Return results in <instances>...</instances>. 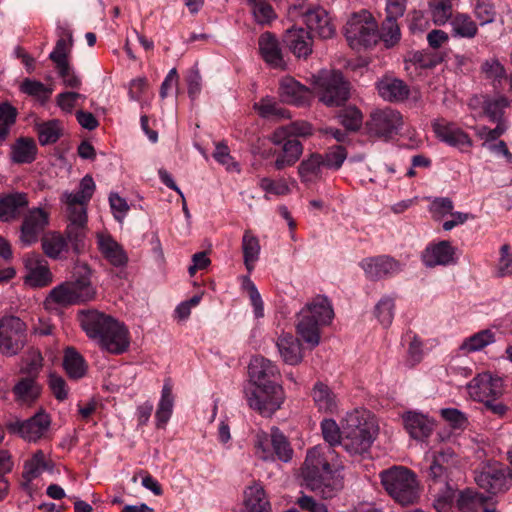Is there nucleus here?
<instances>
[{"label": "nucleus", "instance_id": "f257e3e1", "mask_svg": "<svg viewBox=\"0 0 512 512\" xmlns=\"http://www.w3.org/2000/svg\"><path fill=\"white\" fill-rule=\"evenodd\" d=\"M80 326L102 350L114 355L126 352L130 345L127 327L112 316L97 310L80 311Z\"/></svg>", "mask_w": 512, "mask_h": 512}, {"label": "nucleus", "instance_id": "f03ea898", "mask_svg": "<svg viewBox=\"0 0 512 512\" xmlns=\"http://www.w3.org/2000/svg\"><path fill=\"white\" fill-rule=\"evenodd\" d=\"M336 458L337 454L331 447L318 445L308 450L302 474L312 490H321L323 494H326L325 489L329 490L328 493L332 491L329 482L334 470L341 468Z\"/></svg>", "mask_w": 512, "mask_h": 512}, {"label": "nucleus", "instance_id": "7ed1b4c3", "mask_svg": "<svg viewBox=\"0 0 512 512\" xmlns=\"http://www.w3.org/2000/svg\"><path fill=\"white\" fill-rule=\"evenodd\" d=\"M333 317L331 302L326 296L317 295L299 312L297 332L306 343L315 347L320 342V326L328 325Z\"/></svg>", "mask_w": 512, "mask_h": 512}, {"label": "nucleus", "instance_id": "20e7f679", "mask_svg": "<svg viewBox=\"0 0 512 512\" xmlns=\"http://www.w3.org/2000/svg\"><path fill=\"white\" fill-rule=\"evenodd\" d=\"M381 483L387 493L399 504L411 505L419 498L416 475L403 466H394L380 474Z\"/></svg>", "mask_w": 512, "mask_h": 512}, {"label": "nucleus", "instance_id": "39448f33", "mask_svg": "<svg viewBox=\"0 0 512 512\" xmlns=\"http://www.w3.org/2000/svg\"><path fill=\"white\" fill-rule=\"evenodd\" d=\"M468 391L475 401L484 404L487 411L499 417L506 414L508 408L500 401L504 393L503 380L500 377H494L488 372L479 374L468 384Z\"/></svg>", "mask_w": 512, "mask_h": 512}, {"label": "nucleus", "instance_id": "423d86ee", "mask_svg": "<svg viewBox=\"0 0 512 512\" xmlns=\"http://www.w3.org/2000/svg\"><path fill=\"white\" fill-rule=\"evenodd\" d=\"M314 89L327 107L343 106L350 98L351 84L338 70H321L314 77Z\"/></svg>", "mask_w": 512, "mask_h": 512}, {"label": "nucleus", "instance_id": "0eeeda50", "mask_svg": "<svg viewBox=\"0 0 512 512\" xmlns=\"http://www.w3.org/2000/svg\"><path fill=\"white\" fill-rule=\"evenodd\" d=\"M344 34L351 48L370 47L378 42V25L369 11L361 10L348 19Z\"/></svg>", "mask_w": 512, "mask_h": 512}, {"label": "nucleus", "instance_id": "6e6552de", "mask_svg": "<svg viewBox=\"0 0 512 512\" xmlns=\"http://www.w3.org/2000/svg\"><path fill=\"white\" fill-rule=\"evenodd\" d=\"M255 454L264 461L289 462L293 458L294 451L288 438L278 427H272L271 433L258 432L255 439Z\"/></svg>", "mask_w": 512, "mask_h": 512}, {"label": "nucleus", "instance_id": "1a4fd4ad", "mask_svg": "<svg viewBox=\"0 0 512 512\" xmlns=\"http://www.w3.org/2000/svg\"><path fill=\"white\" fill-rule=\"evenodd\" d=\"M244 392L249 407L264 417L272 416L284 401V391L278 384L249 386Z\"/></svg>", "mask_w": 512, "mask_h": 512}, {"label": "nucleus", "instance_id": "9d476101", "mask_svg": "<svg viewBox=\"0 0 512 512\" xmlns=\"http://www.w3.org/2000/svg\"><path fill=\"white\" fill-rule=\"evenodd\" d=\"M512 470L499 462H488L475 471V482L486 492L497 495L511 487Z\"/></svg>", "mask_w": 512, "mask_h": 512}, {"label": "nucleus", "instance_id": "9b49d317", "mask_svg": "<svg viewBox=\"0 0 512 512\" xmlns=\"http://www.w3.org/2000/svg\"><path fill=\"white\" fill-rule=\"evenodd\" d=\"M27 342V326L16 316L0 318V352L5 356L17 355Z\"/></svg>", "mask_w": 512, "mask_h": 512}, {"label": "nucleus", "instance_id": "f8f14e48", "mask_svg": "<svg viewBox=\"0 0 512 512\" xmlns=\"http://www.w3.org/2000/svg\"><path fill=\"white\" fill-rule=\"evenodd\" d=\"M403 124L401 113L386 107L373 111L366 122V127L370 135L388 140L400 132Z\"/></svg>", "mask_w": 512, "mask_h": 512}, {"label": "nucleus", "instance_id": "ddd939ff", "mask_svg": "<svg viewBox=\"0 0 512 512\" xmlns=\"http://www.w3.org/2000/svg\"><path fill=\"white\" fill-rule=\"evenodd\" d=\"M51 417L44 411H39L27 420H13L6 423V428L12 434H17L29 442H37L44 438L49 430Z\"/></svg>", "mask_w": 512, "mask_h": 512}, {"label": "nucleus", "instance_id": "4468645a", "mask_svg": "<svg viewBox=\"0 0 512 512\" xmlns=\"http://www.w3.org/2000/svg\"><path fill=\"white\" fill-rule=\"evenodd\" d=\"M271 141L274 145L281 146V151L274 153L276 159L273 162V167L276 170L281 171L298 162L303 153V145L298 139L285 136L283 130H275L271 136Z\"/></svg>", "mask_w": 512, "mask_h": 512}, {"label": "nucleus", "instance_id": "2eb2a0df", "mask_svg": "<svg viewBox=\"0 0 512 512\" xmlns=\"http://www.w3.org/2000/svg\"><path fill=\"white\" fill-rule=\"evenodd\" d=\"M88 217L83 210L74 212L72 217H68V224L64 232V237L71 247L72 251L79 255L86 250Z\"/></svg>", "mask_w": 512, "mask_h": 512}, {"label": "nucleus", "instance_id": "dca6fc26", "mask_svg": "<svg viewBox=\"0 0 512 512\" xmlns=\"http://www.w3.org/2000/svg\"><path fill=\"white\" fill-rule=\"evenodd\" d=\"M92 270L87 263L77 262L73 267L72 276L69 285L76 294L80 303L92 301L96 297V288L93 286Z\"/></svg>", "mask_w": 512, "mask_h": 512}, {"label": "nucleus", "instance_id": "f3484780", "mask_svg": "<svg viewBox=\"0 0 512 512\" xmlns=\"http://www.w3.org/2000/svg\"><path fill=\"white\" fill-rule=\"evenodd\" d=\"M432 128L436 137L449 146L463 151L465 147L470 148L473 145L470 136L453 122L437 119L432 123Z\"/></svg>", "mask_w": 512, "mask_h": 512}, {"label": "nucleus", "instance_id": "a211bd4d", "mask_svg": "<svg viewBox=\"0 0 512 512\" xmlns=\"http://www.w3.org/2000/svg\"><path fill=\"white\" fill-rule=\"evenodd\" d=\"M360 266L371 280L390 277L401 271L400 262L388 255L365 258L361 261Z\"/></svg>", "mask_w": 512, "mask_h": 512}, {"label": "nucleus", "instance_id": "6ab92c4d", "mask_svg": "<svg viewBox=\"0 0 512 512\" xmlns=\"http://www.w3.org/2000/svg\"><path fill=\"white\" fill-rule=\"evenodd\" d=\"M307 29L322 39L332 38L335 34V25L328 12L319 6L309 8L301 13Z\"/></svg>", "mask_w": 512, "mask_h": 512}, {"label": "nucleus", "instance_id": "aec40b11", "mask_svg": "<svg viewBox=\"0 0 512 512\" xmlns=\"http://www.w3.org/2000/svg\"><path fill=\"white\" fill-rule=\"evenodd\" d=\"M49 223V214L41 208H34L25 216L21 225L20 240L24 245H31Z\"/></svg>", "mask_w": 512, "mask_h": 512}, {"label": "nucleus", "instance_id": "412c9836", "mask_svg": "<svg viewBox=\"0 0 512 512\" xmlns=\"http://www.w3.org/2000/svg\"><path fill=\"white\" fill-rule=\"evenodd\" d=\"M309 30L292 27L287 29L283 42L297 58L307 59L312 53L313 39Z\"/></svg>", "mask_w": 512, "mask_h": 512}, {"label": "nucleus", "instance_id": "4be33fe9", "mask_svg": "<svg viewBox=\"0 0 512 512\" xmlns=\"http://www.w3.org/2000/svg\"><path fill=\"white\" fill-rule=\"evenodd\" d=\"M248 373L251 381L250 386H261L276 384L273 379L279 374V370L269 359L255 356L249 363Z\"/></svg>", "mask_w": 512, "mask_h": 512}, {"label": "nucleus", "instance_id": "5701e85b", "mask_svg": "<svg viewBox=\"0 0 512 512\" xmlns=\"http://www.w3.org/2000/svg\"><path fill=\"white\" fill-rule=\"evenodd\" d=\"M379 96L388 102H403L409 97L410 89L401 79L384 76L375 83Z\"/></svg>", "mask_w": 512, "mask_h": 512}, {"label": "nucleus", "instance_id": "b1692460", "mask_svg": "<svg viewBox=\"0 0 512 512\" xmlns=\"http://www.w3.org/2000/svg\"><path fill=\"white\" fill-rule=\"evenodd\" d=\"M259 52L262 59L275 69H284L286 64L278 39L271 32H264L258 39Z\"/></svg>", "mask_w": 512, "mask_h": 512}, {"label": "nucleus", "instance_id": "393cba45", "mask_svg": "<svg viewBox=\"0 0 512 512\" xmlns=\"http://www.w3.org/2000/svg\"><path fill=\"white\" fill-rule=\"evenodd\" d=\"M376 435L377 432L369 428L344 432L341 445L351 455H362L370 449Z\"/></svg>", "mask_w": 512, "mask_h": 512}, {"label": "nucleus", "instance_id": "a878e982", "mask_svg": "<svg viewBox=\"0 0 512 512\" xmlns=\"http://www.w3.org/2000/svg\"><path fill=\"white\" fill-rule=\"evenodd\" d=\"M29 204L27 194L14 192L0 198V221L12 222L18 219Z\"/></svg>", "mask_w": 512, "mask_h": 512}, {"label": "nucleus", "instance_id": "bb28decb", "mask_svg": "<svg viewBox=\"0 0 512 512\" xmlns=\"http://www.w3.org/2000/svg\"><path fill=\"white\" fill-rule=\"evenodd\" d=\"M310 90L292 77H284L280 81L279 96L288 104L304 105L310 98Z\"/></svg>", "mask_w": 512, "mask_h": 512}, {"label": "nucleus", "instance_id": "cd10ccee", "mask_svg": "<svg viewBox=\"0 0 512 512\" xmlns=\"http://www.w3.org/2000/svg\"><path fill=\"white\" fill-rule=\"evenodd\" d=\"M98 249L103 257L115 267H124L128 263L127 253L109 234H99L97 236Z\"/></svg>", "mask_w": 512, "mask_h": 512}, {"label": "nucleus", "instance_id": "c85d7f7f", "mask_svg": "<svg viewBox=\"0 0 512 512\" xmlns=\"http://www.w3.org/2000/svg\"><path fill=\"white\" fill-rule=\"evenodd\" d=\"M28 273L25 276V283L33 288L46 287L53 281V275L48 267V263L40 256L29 260Z\"/></svg>", "mask_w": 512, "mask_h": 512}, {"label": "nucleus", "instance_id": "c756f323", "mask_svg": "<svg viewBox=\"0 0 512 512\" xmlns=\"http://www.w3.org/2000/svg\"><path fill=\"white\" fill-rule=\"evenodd\" d=\"M455 248L449 241H440L438 244L427 247L423 253L422 259L427 267L437 265H449L455 263Z\"/></svg>", "mask_w": 512, "mask_h": 512}, {"label": "nucleus", "instance_id": "7c9ffc66", "mask_svg": "<svg viewBox=\"0 0 512 512\" xmlns=\"http://www.w3.org/2000/svg\"><path fill=\"white\" fill-rule=\"evenodd\" d=\"M404 427L415 440L429 437L434 428V422L426 415L417 412H407L403 415Z\"/></svg>", "mask_w": 512, "mask_h": 512}, {"label": "nucleus", "instance_id": "2f4dec72", "mask_svg": "<svg viewBox=\"0 0 512 512\" xmlns=\"http://www.w3.org/2000/svg\"><path fill=\"white\" fill-rule=\"evenodd\" d=\"M314 404L320 412L334 414L338 411V400L331 388L317 381L311 391Z\"/></svg>", "mask_w": 512, "mask_h": 512}, {"label": "nucleus", "instance_id": "473e14b6", "mask_svg": "<svg viewBox=\"0 0 512 512\" xmlns=\"http://www.w3.org/2000/svg\"><path fill=\"white\" fill-rule=\"evenodd\" d=\"M276 346L286 364L297 365L303 359L300 341L292 334H282L278 337Z\"/></svg>", "mask_w": 512, "mask_h": 512}, {"label": "nucleus", "instance_id": "72a5a7b5", "mask_svg": "<svg viewBox=\"0 0 512 512\" xmlns=\"http://www.w3.org/2000/svg\"><path fill=\"white\" fill-rule=\"evenodd\" d=\"M245 512H271V504L264 488L260 484H253L244 491Z\"/></svg>", "mask_w": 512, "mask_h": 512}, {"label": "nucleus", "instance_id": "f704fd0d", "mask_svg": "<svg viewBox=\"0 0 512 512\" xmlns=\"http://www.w3.org/2000/svg\"><path fill=\"white\" fill-rule=\"evenodd\" d=\"M53 468V461L47 459L42 450H37L30 459L25 461L22 478L28 485L32 480L39 477L44 470L52 471Z\"/></svg>", "mask_w": 512, "mask_h": 512}, {"label": "nucleus", "instance_id": "c9c22d12", "mask_svg": "<svg viewBox=\"0 0 512 512\" xmlns=\"http://www.w3.org/2000/svg\"><path fill=\"white\" fill-rule=\"evenodd\" d=\"M37 152L33 138L20 137L11 147V160L16 164H30L36 159Z\"/></svg>", "mask_w": 512, "mask_h": 512}, {"label": "nucleus", "instance_id": "e433bc0d", "mask_svg": "<svg viewBox=\"0 0 512 512\" xmlns=\"http://www.w3.org/2000/svg\"><path fill=\"white\" fill-rule=\"evenodd\" d=\"M323 160L320 153H312L301 161L298 174L303 183H314L322 177Z\"/></svg>", "mask_w": 512, "mask_h": 512}, {"label": "nucleus", "instance_id": "4c0bfd02", "mask_svg": "<svg viewBox=\"0 0 512 512\" xmlns=\"http://www.w3.org/2000/svg\"><path fill=\"white\" fill-rule=\"evenodd\" d=\"M241 248L244 265L248 272H251L254 269L255 263L259 260L261 246L259 239L249 229L244 231Z\"/></svg>", "mask_w": 512, "mask_h": 512}, {"label": "nucleus", "instance_id": "58836bf2", "mask_svg": "<svg viewBox=\"0 0 512 512\" xmlns=\"http://www.w3.org/2000/svg\"><path fill=\"white\" fill-rule=\"evenodd\" d=\"M366 428L378 432L374 422L369 419V412L364 409H354L353 411L347 413L342 424L343 433L359 431Z\"/></svg>", "mask_w": 512, "mask_h": 512}, {"label": "nucleus", "instance_id": "ea45409f", "mask_svg": "<svg viewBox=\"0 0 512 512\" xmlns=\"http://www.w3.org/2000/svg\"><path fill=\"white\" fill-rule=\"evenodd\" d=\"M174 406V397L172 394V385L169 379L165 380L161 399L155 414L157 419V427H164L171 417Z\"/></svg>", "mask_w": 512, "mask_h": 512}, {"label": "nucleus", "instance_id": "a19ab883", "mask_svg": "<svg viewBox=\"0 0 512 512\" xmlns=\"http://www.w3.org/2000/svg\"><path fill=\"white\" fill-rule=\"evenodd\" d=\"M70 286L71 285L65 281L54 287L49 292L45 300V305L48 306L49 304L54 303L59 306L67 307L70 305L80 304L76 294L73 292Z\"/></svg>", "mask_w": 512, "mask_h": 512}, {"label": "nucleus", "instance_id": "79ce46f5", "mask_svg": "<svg viewBox=\"0 0 512 512\" xmlns=\"http://www.w3.org/2000/svg\"><path fill=\"white\" fill-rule=\"evenodd\" d=\"M41 388L34 377L21 378L13 387V393L17 401L31 403L40 395Z\"/></svg>", "mask_w": 512, "mask_h": 512}, {"label": "nucleus", "instance_id": "37998d69", "mask_svg": "<svg viewBox=\"0 0 512 512\" xmlns=\"http://www.w3.org/2000/svg\"><path fill=\"white\" fill-rule=\"evenodd\" d=\"M254 109L261 117L267 119H287L291 117L289 110L269 97L262 98L258 103H255Z\"/></svg>", "mask_w": 512, "mask_h": 512}, {"label": "nucleus", "instance_id": "c03bdc74", "mask_svg": "<svg viewBox=\"0 0 512 512\" xmlns=\"http://www.w3.org/2000/svg\"><path fill=\"white\" fill-rule=\"evenodd\" d=\"M41 245L45 255L52 259H59L63 252L69 251L66 238L57 232L44 236Z\"/></svg>", "mask_w": 512, "mask_h": 512}, {"label": "nucleus", "instance_id": "a18cd8bd", "mask_svg": "<svg viewBox=\"0 0 512 512\" xmlns=\"http://www.w3.org/2000/svg\"><path fill=\"white\" fill-rule=\"evenodd\" d=\"M451 27L454 36L471 39L478 33L476 22L465 13H457L451 19Z\"/></svg>", "mask_w": 512, "mask_h": 512}, {"label": "nucleus", "instance_id": "49530a36", "mask_svg": "<svg viewBox=\"0 0 512 512\" xmlns=\"http://www.w3.org/2000/svg\"><path fill=\"white\" fill-rule=\"evenodd\" d=\"M400 38L401 31L397 18L386 16L380 29H378V40H381L386 48H391L400 41Z\"/></svg>", "mask_w": 512, "mask_h": 512}, {"label": "nucleus", "instance_id": "de8ad7c7", "mask_svg": "<svg viewBox=\"0 0 512 512\" xmlns=\"http://www.w3.org/2000/svg\"><path fill=\"white\" fill-rule=\"evenodd\" d=\"M39 143L42 146L56 143L63 134L61 122L57 119L49 120L37 126Z\"/></svg>", "mask_w": 512, "mask_h": 512}, {"label": "nucleus", "instance_id": "09e8293b", "mask_svg": "<svg viewBox=\"0 0 512 512\" xmlns=\"http://www.w3.org/2000/svg\"><path fill=\"white\" fill-rule=\"evenodd\" d=\"M429 9L434 24L438 26L446 24L453 18L452 0H430Z\"/></svg>", "mask_w": 512, "mask_h": 512}, {"label": "nucleus", "instance_id": "8fccbe9b", "mask_svg": "<svg viewBox=\"0 0 512 512\" xmlns=\"http://www.w3.org/2000/svg\"><path fill=\"white\" fill-rule=\"evenodd\" d=\"M73 45V37L71 32L66 33V37H60L53 51L49 55V59L55 64V67H65L68 62V55Z\"/></svg>", "mask_w": 512, "mask_h": 512}, {"label": "nucleus", "instance_id": "3c124183", "mask_svg": "<svg viewBox=\"0 0 512 512\" xmlns=\"http://www.w3.org/2000/svg\"><path fill=\"white\" fill-rule=\"evenodd\" d=\"M63 366L71 378L78 379L85 374L84 359L74 348L66 349Z\"/></svg>", "mask_w": 512, "mask_h": 512}, {"label": "nucleus", "instance_id": "603ef678", "mask_svg": "<svg viewBox=\"0 0 512 512\" xmlns=\"http://www.w3.org/2000/svg\"><path fill=\"white\" fill-rule=\"evenodd\" d=\"M17 114V109L9 102L0 103V143L7 139L11 126L16 122Z\"/></svg>", "mask_w": 512, "mask_h": 512}, {"label": "nucleus", "instance_id": "864d4df0", "mask_svg": "<svg viewBox=\"0 0 512 512\" xmlns=\"http://www.w3.org/2000/svg\"><path fill=\"white\" fill-rule=\"evenodd\" d=\"M481 72L486 79L493 82L494 87H497V84H501L502 80L507 78L506 69L497 58L485 60L481 65Z\"/></svg>", "mask_w": 512, "mask_h": 512}, {"label": "nucleus", "instance_id": "5fc2aeb1", "mask_svg": "<svg viewBox=\"0 0 512 512\" xmlns=\"http://www.w3.org/2000/svg\"><path fill=\"white\" fill-rule=\"evenodd\" d=\"M20 90L24 94L32 96L41 102L47 101L53 92L52 88L45 86L42 82L29 78L23 80L20 85Z\"/></svg>", "mask_w": 512, "mask_h": 512}, {"label": "nucleus", "instance_id": "6e6d98bb", "mask_svg": "<svg viewBox=\"0 0 512 512\" xmlns=\"http://www.w3.org/2000/svg\"><path fill=\"white\" fill-rule=\"evenodd\" d=\"M494 334L490 330H482L467 338L460 346L464 352H474L483 349L494 342Z\"/></svg>", "mask_w": 512, "mask_h": 512}, {"label": "nucleus", "instance_id": "4d7b16f0", "mask_svg": "<svg viewBox=\"0 0 512 512\" xmlns=\"http://www.w3.org/2000/svg\"><path fill=\"white\" fill-rule=\"evenodd\" d=\"M321 157L324 168L338 170L347 158V150L342 145H336L321 154Z\"/></svg>", "mask_w": 512, "mask_h": 512}, {"label": "nucleus", "instance_id": "13d9d810", "mask_svg": "<svg viewBox=\"0 0 512 512\" xmlns=\"http://www.w3.org/2000/svg\"><path fill=\"white\" fill-rule=\"evenodd\" d=\"M252 7L254 19L261 25L269 24L276 18V14L272 6L265 0H248Z\"/></svg>", "mask_w": 512, "mask_h": 512}, {"label": "nucleus", "instance_id": "bf43d9fd", "mask_svg": "<svg viewBox=\"0 0 512 512\" xmlns=\"http://www.w3.org/2000/svg\"><path fill=\"white\" fill-rule=\"evenodd\" d=\"M321 431L324 440L329 444L328 447L333 448L336 445H341L343 430L341 431L335 420L324 419L321 422Z\"/></svg>", "mask_w": 512, "mask_h": 512}, {"label": "nucleus", "instance_id": "052dcab7", "mask_svg": "<svg viewBox=\"0 0 512 512\" xmlns=\"http://www.w3.org/2000/svg\"><path fill=\"white\" fill-rule=\"evenodd\" d=\"M394 299L383 297L375 307V315L384 327H389L394 317Z\"/></svg>", "mask_w": 512, "mask_h": 512}, {"label": "nucleus", "instance_id": "680f3d73", "mask_svg": "<svg viewBox=\"0 0 512 512\" xmlns=\"http://www.w3.org/2000/svg\"><path fill=\"white\" fill-rule=\"evenodd\" d=\"M474 14L479 20L480 25L492 23L496 17V9L493 0H476Z\"/></svg>", "mask_w": 512, "mask_h": 512}, {"label": "nucleus", "instance_id": "e2e57ef3", "mask_svg": "<svg viewBox=\"0 0 512 512\" xmlns=\"http://www.w3.org/2000/svg\"><path fill=\"white\" fill-rule=\"evenodd\" d=\"M339 119L347 130L356 131L361 126L362 113L357 107L350 106L340 112Z\"/></svg>", "mask_w": 512, "mask_h": 512}, {"label": "nucleus", "instance_id": "0e129e2a", "mask_svg": "<svg viewBox=\"0 0 512 512\" xmlns=\"http://www.w3.org/2000/svg\"><path fill=\"white\" fill-rule=\"evenodd\" d=\"M453 208V201L450 198L436 197L430 203L429 212L434 220L439 221L446 215H451Z\"/></svg>", "mask_w": 512, "mask_h": 512}, {"label": "nucleus", "instance_id": "69168bd1", "mask_svg": "<svg viewBox=\"0 0 512 512\" xmlns=\"http://www.w3.org/2000/svg\"><path fill=\"white\" fill-rule=\"evenodd\" d=\"M63 198L67 205L68 217H72L74 212H80L82 210L87 213L86 206L89 200L86 199L83 194H80L79 190L75 193L65 192Z\"/></svg>", "mask_w": 512, "mask_h": 512}, {"label": "nucleus", "instance_id": "338daca9", "mask_svg": "<svg viewBox=\"0 0 512 512\" xmlns=\"http://www.w3.org/2000/svg\"><path fill=\"white\" fill-rule=\"evenodd\" d=\"M243 288L247 290L251 304L254 308V315L256 318H262L264 316V304L260 293L258 292L255 284L250 280L249 277H244Z\"/></svg>", "mask_w": 512, "mask_h": 512}, {"label": "nucleus", "instance_id": "774afa93", "mask_svg": "<svg viewBox=\"0 0 512 512\" xmlns=\"http://www.w3.org/2000/svg\"><path fill=\"white\" fill-rule=\"evenodd\" d=\"M213 158L221 165L225 166L228 171L239 170L238 164L230 155L229 147L224 142H219L215 146Z\"/></svg>", "mask_w": 512, "mask_h": 512}]
</instances>
